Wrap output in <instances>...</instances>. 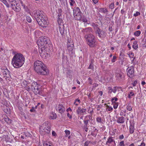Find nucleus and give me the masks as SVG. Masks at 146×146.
Listing matches in <instances>:
<instances>
[{
    "mask_svg": "<svg viewBox=\"0 0 146 146\" xmlns=\"http://www.w3.org/2000/svg\"><path fill=\"white\" fill-rule=\"evenodd\" d=\"M116 80L120 82H122L125 80V74L121 71L116 74Z\"/></svg>",
    "mask_w": 146,
    "mask_h": 146,
    "instance_id": "9d476101",
    "label": "nucleus"
},
{
    "mask_svg": "<svg viewBox=\"0 0 146 146\" xmlns=\"http://www.w3.org/2000/svg\"><path fill=\"white\" fill-rule=\"evenodd\" d=\"M30 111L31 112L35 113L36 112V111L34 109V107H32V108L30 110Z\"/></svg>",
    "mask_w": 146,
    "mask_h": 146,
    "instance_id": "864d4df0",
    "label": "nucleus"
},
{
    "mask_svg": "<svg viewBox=\"0 0 146 146\" xmlns=\"http://www.w3.org/2000/svg\"><path fill=\"white\" fill-rule=\"evenodd\" d=\"M89 121L88 119H87L86 120H84V122L85 125H87L88 124V122Z\"/></svg>",
    "mask_w": 146,
    "mask_h": 146,
    "instance_id": "5fc2aeb1",
    "label": "nucleus"
},
{
    "mask_svg": "<svg viewBox=\"0 0 146 146\" xmlns=\"http://www.w3.org/2000/svg\"><path fill=\"white\" fill-rule=\"evenodd\" d=\"M25 62V57L20 53L16 54L12 60L11 64L15 68H19L23 66Z\"/></svg>",
    "mask_w": 146,
    "mask_h": 146,
    "instance_id": "7ed1b4c3",
    "label": "nucleus"
},
{
    "mask_svg": "<svg viewBox=\"0 0 146 146\" xmlns=\"http://www.w3.org/2000/svg\"><path fill=\"white\" fill-rule=\"evenodd\" d=\"M95 32L96 34H98V36L100 38L102 37V34L101 32H102V31L100 29L95 31Z\"/></svg>",
    "mask_w": 146,
    "mask_h": 146,
    "instance_id": "393cba45",
    "label": "nucleus"
},
{
    "mask_svg": "<svg viewBox=\"0 0 146 146\" xmlns=\"http://www.w3.org/2000/svg\"><path fill=\"white\" fill-rule=\"evenodd\" d=\"M10 74L9 75H5L4 76V78H5V79L7 81H10Z\"/></svg>",
    "mask_w": 146,
    "mask_h": 146,
    "instance_id": "58836bf2",
    "label": "nucleus"
},
{
    "mask_svg": "<svg viewBox=\"0 0 146 146\" xmlns=\"http://www.w3.org/2000/svg\"><path fill=\"white\" fill-rule=\"evenodd\" d=\"M140 13L138 11H136V13L133 14V16L135 17H136L140 15Z\"/></svg>",
    "mask_w": 146,
    "mask_h": 146,
    "instance_id": "8fccbe9b",
    "label": "nucleus"
},
{
    "mask_svg": "<svg viewBox=\"0 0 146 146\" xmlns=\"http://www.w3.org/2000/svg\"><path fill=\"white\" fill-rule=\"evenodd\" d=\"M67 116L68 117H69L70 119H71L72 118V116L71 115H70L69 113H67Z\"/></svg>",
    "mask_w": 146,
    "mask_h": 146,
    "instance_id": "0e129e2a",
    "label": "nucleus"
},
{
    "mask_svg": "<svg viewBox=\"0 0 146 146\" xmlns=\"http://www.w3.org/2000/svg\"><path fill=\"white\" fill-rule=\"evenodd\" d=\"M112 142H113L114 143L115 145V143L114 140L113 139L112 137H110L108 139L107 141L106 142V144H110Z\"/></svg>",
    "mask_w": 146,
    "mask_h": 146,
    "instance_id": "6ab92c4d",
    "label": "nucleus"
},
{
    "mask_svg": "<svg viewBox=\"0 0 146 146\" xmlns=\"http://www.w3.org/2000/svg\"><path fill=\"white\" fill-rule=\"evenodd\" d=\"M49 41L48 38L46 36H42L40 38L39 40L37 41V44L39 47V51L40 55L45 57L48 56L47 52V47L48 43Z\"/></svg>",
    "mask_w": 146,
    "mask_h": 146,
    "instance_id": "f257e3e1",
    "label": "nucleus"
},
{
    "mask_svg": "<svg viewBox=\"0 0 146 146\" xmlns=\"http://www.w3.org/2000/svg\"><path fill=\"white\" fill-rule=\"evenodd\" d=\"M34 16L37 21L38 19H42V18L45 17L44 13L40 10H36L33 12Z\"/></svg>",
    "mask_w": 146,
    "mask_h": 146,
    "instance_id": "6e6552de",
    "label": "nucleus"
},
{
    "mask_svg": "<svg viewBox=\"0 0 146 146\" xmlns=\"http://www.w3.org/2000/svg\"><path fill=\"white\" fill-rule=\"evenodd\" d=\"M1 71L4 75H9L10 74L9 71L5 67H3L1 69Z\"/></svg>",
    "mask_w": 146,
    "mask_h": 146,
    "instance_id": "f3484780",
    "label": "nucleus"
},
{
    "mask_svg": "<svg viewBox=\"0 0 146 146\" xmlns=\"http://www.w3.org/2000/svg\"><path fill=\"white\" fill-rule=\"evenodd\" d=\"M73 14L76 20H80L82 18L81 12L79 8L78 7H75L73 10Z\"/></svg>",
    "mask_w": 146,
    "mask_h": 146,
    "instance_id": "0eeeda50",
    "label": "nucleus"
},
{
    "mask_svg": "<svg viewBox=\"0 0 146 146\" xmlns=\"http://www.w3.org/2000/svg\"><path fill=\"white\" fill-rule=\"evenodd\" d=\"M27 21L29 23H31V19L30 17L29 16H27L26 17Z\"/></svg>",
    "mask_w": 146,
    "mask_h": 146,
    "instance_id": "a19ab883",
    "label": "nucleus"
},
{
    "mask_svg": "<svg viewBox=\"0 0 146 146\" xmlns=\"http://www.w3.org/2000/svg\"><path fill=\"white\" fill-rule=\"evenodd\" d=\"M96 121L98 123H102V118L100 117H98L96 119Z\"/></svg>",
    "mask_w": 146,
    "mask_h": 146,
    "instance_id": "e433bc0d",
    "label": "nucleus"
},
{
    "mask_svg": "<svg viewBox=\"0 0 146 146\" xmlns=\"http://www.w3.org/2000/svg\"><path fill=\"white\" fill-rule=\"evenodd\" d=\"M117 100L118 99L117 98L115 97H114L111 99V101L112 102V103H116L115 102L117 101Z\"/></svg>",
    "mask_w": 146,
    "mask_h": 146,
    "instance_id": "ea45409f",
    "label": "nucleus"
},
{
    "mask_svg": "<svg viewBox=\"0 0 146 146\" xmlns=\"http://www.w3.org/2000/svg\"><path fill=\"white\" fill-rule=\"evenodd\" d=\"M47 17H44L36 21L38 25L43 27H46L48 24Z\"/></svg>",
    "mask_w": 146,
    "mask_h": 146,
    "instance_id": "423d86ee",
    "label": "nucleus"
},
{
    "mask_svg": "<svg viewBox=\"0 0 146 146\" xmlns=\"http://www.w3.org/2000/svg\"><path fill=\"white\" fill-rule=\"evenodd\" d=\"M90 142V141H87L84 143V146H88Z\"/></svg>",
    "mask_w": 146,
    "mask_h": 146,
    "instance_id": "603ef678",
    "label": "nucleus"
},
{
    "mask_svg": "<svg viewBox=\"0 0 146 146\" xmlns=\"http://www.w3.org/2000/svg\"><path fill=\"white\" fill-rule=\"evenodd\" d=\"M127 110L129 111H131L132 110V108L131 106V104H129L127 106Z\"/></svg>",
    "mask_w": 146,
    "mask_h": 146,
    "instance_id": "4c0bfd02",
    "label": "nucleus"
},
{
    "mask_svg": "<svg viewBox=\"0 0 146 146\" xmlns=\"http://www.w3.org/2000/svg\"><path fill=\"white\" fill-rule=\"evenodd\" d=\"M52 135L54 136H56V132L54 131H52Z\"/></svg>",
    "mask_w": 146,
    "mask_h": 146,
    "instance_id": "052dcab7",
    "label": "nucleus"
},
{
    "mask_svg": "<svg viewBox=\"0 0 146 146\" xmlns=\"http://www.w3.org/2000/svg\"><path fill=\"white\" fill-rule=\"evenodd\" d=\"M2 2L3 3L7 8H9L10 6L6 0H4Z\"/></svg>",
    "mask_w": 146,
    "mask_h": 146,
    "instance_id": "c9c22d12",
    "label": "nucleus"
},
{
    "mask_svg": "<svg viewBox=\"0 0 146 146\" xmlns=\"http://www.w3.org/2000/svg\"><path fill=\"white\" fill-rule=\"evenodd\" d=\"M80 100L78 98L76 99L74 101V104L76 106H78L80 103Z\"/></svg>",
    "mask_w": 146,
    "mask_h": 146,
    "instance_id": "cd10ccee",
    "label": "nucleus"
},
{
    "mask_svg": "<svg viewBox=\"0 0 146 146\" xmlns=\"http://www.w3.org/2000/svg\"><path fill=\"white\" fill-rule=\"evenodd\" d=\"M108 93L109 95L111 94L113 92V93H116L117 90V87H114L113 88L110 87H109L108 88Z\"/></svg>",
    "mask_w": 146,
    "mask_h": 146,
    "instance_id": "4468645a",
    "label": "nucleus"
},
{
    "mask_svg": "<svg viewBox=\"0 0 146 146\" xmlns=\"http://www.w3.org/2000/svg\"><path fill=\"white\" fill-rule=\"evenodd\" d=\"M127 76L130 78H133L134 76V67L133 66L128 67L126 70Z\"/></svg>",
    "mask_w": 146,
    "mask_h": 146,
    "instance_id": "9b49d317",
    "label": "nucleus"
},
{
    "mask_svg": "<svg viewBox=\"0 0 146 146\" xmlns=\"http://www.w3.org/2000/svg\"><path fill=\"white\" fill-rule=\"evenodd\" d=\"M88 68V69H91L93 70L94 67L93 64L91 63L90 64V65Z\"/></svg>",
    "mask_w": 146,
    "mask_h": 146,
    "instance_id": "3c124183",
    "label": "nucleus"
},
{
    "mask_svg": "<svg viewBox=\"0 0 146 146\" xmlns=\"http://www.w3.org/2000/svg\"><path fill=\"white\" fill-rule=\"evenodd\" d=\"M145 144L143 142H142L139 146H145Z\"/></svg>",
    "mask_w": 146,
    "mask_h": 146,
    "instance_id": "774afa93",
    "label": "nucleus"
},
{
    "mask_svg": "<svg viewBox=\"0 0 146 146\" xmlns=\"http://www.w3.org/2000/svg\"><path fill=\"white\" fill-rule=\"evenodd\" d=\"M67 47L70 55H72V56L74 55V54L73 51L74 44L72 40L70 38H68V39Z\"/></svg>",
    "mask_w": 146,
    "mask_h": 146,
    "instance_id": "39448f33",
    "label": "nucleus"
},
{
    "mask_svg": "<svg viewBox=\"0 0 146 146\" xmlns=\"http://www.w3.org/2000/svg\"><path fill=\"white\" fill-rule=\"evenodd\" d=\"M99 11L100 12L104 13H105L108 12V10L104 8H100Z\"/></svg>",
    "mask_w": 146,
    "mask_h": 146,
    "instance_id": "bb28decb",
    "label": "nucleus"
},
{
    "mask_svg": "<svg viewBox=\"0 0 146 146\" xmlns=\"http://www.w3.org/2000/svg\"><path fill=\"white\" fill-rule=\"evenodd\" d=\"M134 93L132 90L130 91L129 93L128 94V98L130 99L131 98V97L134 96Z\"/></svg>",
    "mask_w": 146,
    "mask_h": 146,
    "instance_id": "c85d7f7f",
    "label": "nucleus"
},
{
    "mask_svg": "<svg viewBox=\"0 0 146 146\" xmlns=\"http://www.w3.org/2000/svg\"><path fill=\"white\" fill-rule=\"evenodd\" d=\"M43 146H51L46 141H44L43 143Z\"/></svg>",
    "mask_w": 146,
    "mask_h": 146,
    "instance_id": "c03bdc74",
    "label": "nucleus"
},
{
    "mask_svg": "<svg viewBox=\"0 0 146 146\" xmlns=\"http://www.w3.org/2000/svg\"><path fill=\"white\" fill-rule=\"evenodd\" d=\"M114 4L113 3H111L109 6V7L111 9H113L114 8Z\"/></svg>",
    "mask_w": 146,
    "mask_h": 146,
    "instance_id": "6e6d98bb",
    "label": "nucleus"
},
{
    "mask_svg": "<svg viewBox=\"0 0 146 146\" xmlns=\"http://www.w3.org/2000/svg\"><path fill=\"white\" fill-rule=\"evenodd\" d=\"M4 112L6 113H10V109L9 108H7L6 109H4Z\"/></svg>",
    "mask_w": 146,
    "mask_h": 146,
    "instance_id": "49530a36",
    "label": "nucleus"
},
{
    "mask_svg": "<svg viewBox=\"0 0 146 146\" xmlns=\"http://www.w3.org/2000/svg\"><path fill=\"white\" fill-rule=\"evenodd\" d=\"M84 129L86 132L88 131V129L87 125H84Z\"/></svg>",
    "mask_w": 146,
    "mask_h": 146,
    "instance_id": "13d9d810",
    "label": "nucleus"
},
{
    "mask_svg": "<svg viewBox=\"0 0 146 146\" xmlns=\"http://www.w3.org/2000/svg\"><path fill=\"white\" fill-rule=\"evenodd\" d=\"M64 26L63 24H62L59 26V28L60 33L62 35L64 32Z\"/></svg>",
    "mask_w": 146,
    "mask_h": 146,
    "instance_id": "aec40b11",
    "label": "nucleus"
},
{
    "mask_svg": "<svg viewBox=\"0 0 146 146\" xmlns=\"http://www.w3.org/2000/svg\"><path fill=\"white\" fill-rule=\"evenodd\" d=\"M69 3L71 6H72L75 3V1L74 0H69Z\"/></svg>",
    "mask_w": 146,
    "mask_h": 146,
    "instance_id": "79ce46f5",
    "label": "nucleus"
},
{
    "mask_svg": "<svg viewBox=\"0 0 146 146\" xmlns=\"http://www.w3.org/2000/svg\"><path fill=\"white\" fill-rule=\"evenodd\" d=\"M92 1L93 3L96 4L98 2V0H92Z\"/></svg>",
    "mask_w": 146,
    "mask_h": 146,
    "instance_id": "338daca9",
    "label": "nucleus"
},
{
    "mask_svg": "<svg viewBox=\"0 0 146 146\" xmlns=\"http://www.w3.org/2000/svg\"><path fill=\"white\" fill-rule=\"evenodd\" d=\"M10 7L13 10L16 12H19L21 11L20 5L19 4L17 3V2L15 4H11Z\"/></svg>",
    "mask_w": 146,
    "mask_h": 146,
    "instance_id": "f8f14e48",
    "label": "nucleus"
},
{
    "mask_svg": "<svg viewBox=\"0 0 146 146\" xmlns=\"http://www.w3.org/2000/svg\"><path fill=\"white\" fill-rule=\"evenodd\" d=\"M64 132L67 135L66 137H67V135H69L70 134V131L68 130H65Z\"/></svg>",
    "mask_w": 146,
    "mask_h": 146,
    "instance_id": "de8ad7c7",
    "label": "nucleus"
},
{
    "mask_svg": "<svg viewBox=\"0 0 146 146\" xmlns=\"http://www.w3.org/2000/svg\"><path fill=\"white\" fill-rule=\"evenodd\" d=\"M91 26L93 27L95 31L100 29L98 27V25L94 23H92Z\"/></svg>",
    "mask_w": 146,
    "mask_h": 146,
    "instance_id": "4be33fe9",
    "label": "nucleus"
},
{
    "mask_svg": "<svg viewBox=\"0 0 146 146\" xmlns=\"http://www.w3.org/2000/svg\"><path fill=\"white\" fill-rule=\"evenodd\" d=\"M93 30L90 27H89L86 28L85 29H83L82 31L83 33H90V32H92Z\"/></svg>",
    "mask_w": 146,
    "mask_h": 146,
    "instance_id": "dca6fc26",
    "label": "nucleus"
},
{
    "mask_svg": "<svg viewBox=\"0 0 146 146\" xmlns=\"http://www.w3.org/2000/svg\"><path fill=\"white\" fill-rule=\"evenodd\" d=\"M107 108H106V110L107 111H112L113 110V108L111 107L108 106V105H107L106 106Z\"/></svg>",
    "mask_w": 146,
    "mask_h": 146,
    "instance_id": "72a5a7b5",
    "label": "nucleus"
},
{
    "mask_svg": "<svg viewBox=\"0 0 146 146\" xmlns=\"http://www.w3.org/2000/svg\"><path fill=\"white\" fill-rule=\"evenodd\" d=\"M31 88L35 94H40V86L37 84L36 83L34 82L33 83L31 86Z\"/></svg>",
    "mask_w": 146,
    "mask_h": 146,
    "instance_id": "1a4fd4ad",
    "label": "nucleus"
},
{
    "mask_svg": "<svg viewBox=\"0 0 146 146\" xmlns=\"http://www.w3.org/2000/svg\"><path fill=\"white\" fill-rule=\"evenodd\" d=\"M31 88L30 86H27L26 88L25 89H26L27 91H29L31 90Z\"/></svg>",
    "mask_w": 146,
    "mask_h": 146,
    "instance_id": "bf43d9fd",
    "label": "nucleus"
},
{
    "mask_svg": "<svg viewBox=\"0 0 146 146\" xmlns=\"http://www.w3.org/2000/svg\"><path fill=\"white\" fill-rule=\"evenodd\" d=\"M132 47L135 50H136L138 48L137 41L135 40L133 42Z\"/></svg>",
    "mask_w": 146,
    "mask_h": 146,
    "instance_id": "5701e85b",
    "label": "nucleus"
},
{
    "mask_svg": "<svg viewBox=\"0 0 146 146\" xmlns=\"http://www.w3.org/2000/svg\"><path fill=\"white\" fill-rule=\"evenodd\" d=\"M56 118V115L55 113H53L51 114L49 118L51 119H55Z\"/></svg>",
    "mask_w": 146,
    "mask_h": 146,
    "instance_id": "a878e982",
    "label": "nucleus"
},
{
    "mask_svg": "<svg viewBox=\"0 0 146 146\" xmlns=\"http://www.w3.org/2000/svg\"><path fill=\"white\" fill-rule=\"evenodd\" d=\"M124 136L123 134L120 135L119 136V139H123L124 138Z\"/></svg>",
    "mask_w": 146,
    "mask_h": 146,
    "instance_id": "680f3d73",
    "label": "nucleus"
},
{
    "mask_svg": "<svg viewBox=\"0 0 146 146\" xmlns=\"http://www.w3.org/2000/svg\"><path fill=\"white\" fill-rule=\"evenodd\" d=\"M98 84L96 83H94V86H93V88H95L96 87H97L98 86Z\"/></svg>",
    "mask_w": 146,
    "mask_h": 146,
    "instance_id": "e2e57ef3",
    "label": "nucleus"
},
{
    "mask_svg": "<svg viewBox=\"0 0 146 146\" xmlns=\"http://www.w3.org/2000/svg\"><path fill=\"white\" fill-rule=\"evenodd\" d=\"M125 121V117L123 116L118 117L117 120V122L119 123H123Z\"/></svg>",
    "mask_w": 146,
    "mask_h": 146,
    "instance_id": "a211bd4d",
    "label": "nucleus"
},
{
    "mask_svg": "<svg viewBox=\"0 0 146 146\" xmlns=\"http://www.w3.org/2000/svg\"><path fill=\"white\" fill-rule=\"evenodd\" d=\"M86 110L85 109H82L81 107H80L76 110V113L78 114H81L82 113H83V114H84L86 113Z\"/></svg>",
    "mask_w": 146,
    "mask_h": 146,
    "instance_id": "2eb2a0df",
    "label": "nucleus"
},
{
    "mask_svg": "<svg viewBox=\"0 0 146 146\" xmlns=\"http://www.w3.org/2000/svg\"><path fill=\"white\" fill-rule=\"evenodd\" d=\"M82 21L83 22L85 23L87 22V20L85 18L82 19Z\"/></svg>",
    "mask_w": 146,
    "mask_h": 146,
    "instance_id": "69168bd1",
    "label": "nucleus"
},
{
    "mask_svg": "<svg viewBox=\"0 0 146 146\" xmlns=\"http://www.w3.org/2000/svg\"><path fill=\"white\" fill-rule=\"evenodd\" d=\"M135 128L134 125L130 124L129 127V132L130 134H132L134 132Z\"/></svg>",
    "mask_w": 146,
    "mask_h": 146,
    "instance_id": "412c9836",
    "label": "nucleus"
},
{
    "mask_svg": "<svg viewBox=\"0 0 146 146\" xmlns=\"http://www.w3.org/2000/svg\"><path fill=\"white\" fill-rule=\"evenodd\" d=\"M4 120L8 123L9 124L11 123V120L8 117H7V118H5Z\"/></svg>",
    "mask_w": 146,
    "mask_h": 146,
    "instance_id": "473e14b6",
    "label": "nucleus"
},
{
    "mask_svg": "<svg viewBox=\"0 0 146 146\" xmlns=\"http://www.w3.org/2000/svg\"><path fill=\"white\" fill-rule=\"evenodd\" d=\"M84 38L87 42V44L90 47H94L96 45V41L95 37L91 34L86 35Z\"/></svg>",
    "mask_w": 146,
    "mask_h": 146,
    "instance_id": "20e7f679",
    "label": "nucleus"
},
{
    "mask_svg": "<svg viewBox=\"0 0 146 146\" xmlns=\"http://www.w3.org/2000/svg\"><path fill=\"white\" fill-rule=\"evenodd\" d=\"M40 134H41L42 135H44L45 134H47V133H46V131L44 128L43 129H40Z\"/></svg>",
    "mask_w": 146,
    "mask_h": 146,
    "instance_id": "f704fd0d",
    "label": "nucleus"
},
{
    "mask_svg": "<svg viewBox=\"0 0 146 146\" xmlns=\"http://www.w3.org/2000/svg\"><path fill=\"white\" fill-rule=\"evenodd\" d=\"M56 110L61 114L63 113L66 110L64 107L61 104L56 105Z\"/></svg>",
    "mask_w": 146,
    "mask_h": 146,
    "instance_id": "ddd939ff",
    "label": "nucleus"
},
{
    "mask_svg": "<svg viewBox=\"0 0 146 146\" xmlns=\"http://www.w3.org/2000/svg\"><path fill=\"white\" fill-rule=\"evenodd\" d=\"M116 58V56H113V58L111 60V61L112 62H114L115 61V59Z\"/></svg>",
    "mask_w": 146,
    "mask_h": 146,
    "instance_id": "4d7b16f0",
    "label": "nucleus"
},
{
    "mask_svg": "<svg viewBox=\"0 0 146 146\" xmlns=\"http://www.w3.org/2000/svg\"><path fill=\"white\" fill-rule=\"evenodd\" d=\"M8 1L9 2L12 4H15L17 1V0H8Z\"/></svg>",
    "mask_w": 146,
    "mask_h": 146,
    "instance_id": "37998d69",
    "label": "nucleus"
},
{
    "mask_svg": "<svg viewBox=\"0 0 146 146\" xmlns=\"http://www.w3.org/2000/svg\"><path fill=\"white\" fill-rule=\"evenodd\" d=\"M44 128L45 130L46 133L48 134L50 133L51 129L50 127L49 126L45 127Z\"/></svg>",
    "mask_w": 146,
    "mask_h": 146,
    "instance_id": "b1692460",
    "label": "nucleus"
},
{
    "mask_svg": "<svg viewBox=\"0 0 146 146\" xmlns=\"http://www.w3.org/2000/svg\"><path fill=\"white\" fill-rule=\"evenodd\" d=\"M34 64V70L38 74L45 75L48 73V70L42 62L36 61L35 62Z\"/></svg>",
    "mask_w": 146,
    "mask_h": 146,
    "instance_id": "f03ea898",
    "label": "nucleus"
},
{
    "mask_svg": "<svg viewBox=\"0 0 146 146\" xmlns=\"http://www.w3.org/2000/svg\"><path fill=\"white\" fill-rule=\"evenodd\" d=\"M124 143V141H122L119 143V145L120 146H125Z\"/></svg>",
    "mask_w": 146,
    "mask_h": 146,
    "instance_id": "09e8293b",
    "label": "nucleus"
},
{
    "mask_svg": "<svg viewBox=\"0 0 146 146\" xmlns=\"http://www.w3.org/2000/svg\"><path fill=\"white\" fill-rule=\"evenodd\" d=\"M57 21L58 23L59 24V26H60V25H61L62 24H63V23H62V18H58Z\"/></svg>",
    "mask_w": 146,
    "mask_h": 146,
    "instance_id": "2f4dec72",
    "label": "nucleus"
},
{
    "mask_svg": "<svg viewBox=\"0 0 146 146\" xmlns=\"http://www.w3.org/2000/svg\"><path fill=\"white\" fill-rule=\"evenodd\" d=\"M141 33L140 31L138 30L136 31L134 33V35L136 36H139Z\"/></svg>",
    "mask_w": 146,
    "mask_h": 146,
    "instance_id": "c756f323",
    "label": "nucleus"
},
{
    "mask_svg": "<svg viewBox=\"0 0 146 146\" xmlns=\"http://www.w3.org/2000/svg\"><path fill=\"white\" fill-rule=\"evenodd\" d=\"M129 57L130 58H133L134 57V53L133 52L131 51H130L128 52L127 54Z\"/></svg>",
    "mask_w": 146,
    "mask_h": 146,
    "instance_id": "7c9ffc66",
    "label": "nucleus"
},
{
    "mask_svg": "<svg viewBox=\"0 0 146 146\" xmlns=\"http://www.w3.org/2000/svg\"><path fill=\"white\" fill-rule=\"evenodd\" d=\"M112 104H113V108L114 109H116V108H117L118 106V103H115Z\"/></svg>",
    "mask_w": 146,
    "mask_h": 146,
    "instance_id": "a18cd8bd",
    "label": "nucleus"
}]
</instances>
